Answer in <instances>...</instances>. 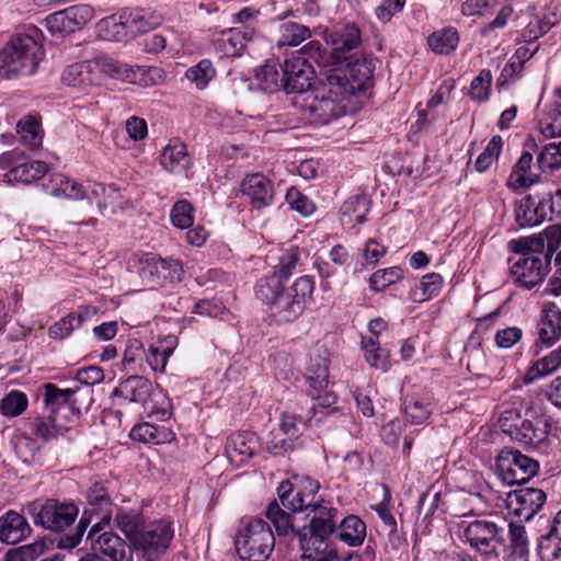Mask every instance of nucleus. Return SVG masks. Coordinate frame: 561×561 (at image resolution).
<instances>
[{"instance_id":"57","label":"nucleus","mask_w":561,"mask_h":561,"mask_svg":"<svg viewBox=\"0 0 561 561\" xmlns=\"http://www.w3.org/2000/svg\"><path fill=\"white\" fill-rule=\"evenodd\" d=\"M492 83V75L488 69H482L480 73L473 78L470 84L469 95L473 101L485 102L490 96Z\"/></svg>"},{"instance_id":"29","label":"nucleus","mask_w":561,"mask_h":561,"mask_svg":"<svg viewBox=\"0 0 561 561\" xmlns=\"http://www.w3.org/2000/svg\"><path fill=\"white\" fill-rule=\"evenodd\" d=\"M123 19H125L130 37L148 32L161 23L160 14L144 9H124Z\"/></svg>"},{"instance_id":"13","label":"nucleus","mask_w":561,"mask_h":561,"mask_svg":"<svg viewBox=\"0 0 561 561\" xmlns=\"http://www.w3.org/2000/svg\"><path fill=\"white\" fill-rule=\"evenodd\" d=\"M282 70V90L286 93H304L316 79L311 62L300 55L286 58Z\"/></svg>"},{"instance_id":"8","label":"nucleus","mask_w":561,"mask_h":561,"mask_svg":"<svg viewBox=\"0 0 561 561\" xmlns=\"http://www.w3.org/2000/svg\"><path fill=\"white\" fill-rule=\"evenodd\" d=\"M466 541L481 554L497 557L506 547L505 530L489 519H474L463 527Z\"/></svg>"},{"instance_id":"41","label":"nucleus","mask_w":561,"mask_h":561,"mask_svg":"<svg viewBox=\"0 0 561 561\" xmlns=\"http://www.w3.org/2000/svg\"><path fill=\"white\" fill-rule=\"evenodd\" d=\"M309 37H311V31L308 26L289 21L279 25L276 44L279 48L295 47Z\"/></svg>"},{"instance_id":"10","label":"nucleus","mask_w":561,"mask_h":561,"mask_svg":"<svg viewBox=\"0 0 561 561\" xmlns=\"http://www.w3.org/2000/svg\"><path fill=\"white\" fill-rule=\"evenodd\" d=\"M27 513L32 516L35 525L53 531H60L75 522L78 508L72 503H60L50 499L44 503H31L27 505Z\"/></svg>"},{"instance_id":"11","label":"nucleus","mask_w":561,"mask_h":561,"mask_svg":"<svg viewBox=\"0 0 561 561\" xmlns=\"http://www.w3.org/2000/svg\"><path fill=\"white\" fill-rule=\"evenodd\" d=\"M137 273L146 286L154 288L165 282H181L184 271L179 261L163 260L153 253H145L138 259Z\"/></svg>"},{"instance_id":"36","label":"nucleus","mask_w":561,"mask_h":561,"mask_svg":"<svg viewBox=\"0 0 561 561\" xmlns=\"http://www.w3.org/2000/svg\"><path fill=\"white\" fill-rule=\"evenodd\" d=\"M433 411V401L430 396H413L405 398L403 412L407 420L412 424L424 423Z\"/></svg>"},{"instance_id":"3","label":"nucleus","mask_w":561,"mask_h":561,"mask_svg":"<svg viewBox=\"0 0 561 561\" xmlns=\"http://www.w3.org/2000/svg\"><path fill=\"white\" fill-rule=\"evenodd\" d=\"M39 37L41 32L35 26L14 34L0 50V77L10 79L18 75H33L44 55Z\"/></svg>"},{"instance_id":"44","label":"nucleus","mask_w":561,"mask_h":561,"mask_svg":"<svg viewBox=\"0 0 561 561\" xmlns=\"http://www.w3.org/2000/svg\"><path fill=\"white\" fill-rule=\"evenodd\" d=\"M427 43L433 51L442 55H448L458 46V32L454 27H447L434 32L428 36Z\"/></svg>"},{"instance_id":"23","label":"nucleus","mask_w":561,"mask_h":561,"mask_svg":"<svg viewBox=\"0 0 561 561\" xmlns=\"http://www.w3.org/2000/svg\"><path fill=\"white\" fill-rule=\"evenodd\" d=\"M31 533L32 528L22 514L10 510L0 516V542L16 545L25 540Z\"/></svg>"},{"instance_id":"37","label":"nucleus","mask_w":561,"mask_h":561,"mask_svg":"<svg viewBox=\"0 0 561 561\" xmlns=\"http://www.w3.org/2000/svg\"><path fill=\"white\" fill-rule=\"evenodd\" d=\"M369 211V201L365 195L347 198L341 207V221L346 225L363 224Z\"/></svg>"},{"instance_id":"5","label":"nucleus","mask_w":561,"mask_h":561,"mask_svg":"<svg viewBox=\"0 0 561 561\" xmlns=\"http://www.w3.org/2000/svg\"><path fill=\"white\" fill-rule=\"evenodd\" d=\"M525 416L520 420L517 412L505 411L500 417L502 431L522 445L537 447L548 436V421L533 409H527Z\"/></svg>"},{"instance_id":"9","label":"nucleus","mask_w":561,"mask_h":561,"mask_svg":"<svg viewBox=\"0 0 561 561\" xmlns=\"http://www.w3.org/2000/svg\"><path fill=\"white\" fill-rule=\"evenodd\" d=\"M174 537L171 523L160 520L152 523L137 536L131 549L140 553L145 561H160L170 548Z\"/></svg>"},{"instance_id":"46","label":"nucleus","mask_w":561,"mask_h":561,"mask_svg":"<svg viewBox=\"0 0 561 561\" xmlns=\"http://www.w3.org/2000/svg\"><path fill=\"white\" fill-rule=\"evenodd\" d=\"M539 130L546 137H561V104L548 105L539 119Z\"/></svg>"},{"instance_id":"61","label":"nucleus","mask_w":561,"mask_h":561,"mask_svg":"<svg viewBox=\"0 0 561 561\" xmlns=\"http://www.w3.org/2000/svg\"><path fill=\"white\" fill-rule=\"evenodd\" d=\"M193 210V206L187 201L176 202L170 215L172 224L180 229L192 227L194 221Z\"/></svg>"},{"instance_id":"35","label":"nucleus","mask_w":561,"mask_h":561,"mask_svg":"<svg viewBox=\"0 0 561 561\" xmlns=\"http://www.w3.org/2000/svg\"><path fill=\"white\" fill-rule=\"evenodd\" d=\"M336 528L337 537L351 547L363 543L366 536V525L356 515H348L343 518Z\"/></svg>"},{"instance_id":"34","label":"nucleus","mask_w":561,"mask_h":561,"mask_svg":"<svg viewBox=\"0 0 561 561\" xmlns=\"http://www.w3.org/2000/svg\"><path fill=\"white\" fill-rule=\"evenodd\" d=\"M47 170V164L43 161L34 160L23 162L11 168L10 171L4 174V181L8 183L21 182L28 184L44 176Z\"/></svg>"},{"instance_id":"39","label":"nucleus","mask_w":561,"mask_h":561,"mask_svg":"<svg viewBox=\"0 0 561 561\" xmlns=\"http://www.w3.org/2000/svg\"><path fill=\"white\" fill-rule=\"evenodd\" d=\"M533 156L528 152H523L518 161L513 168L508 184L518 187H529L539 181V174L534 172Z\"/></svg>"},{"instance_id":"49","label":"nucleus","mask_w":561,"mask_h":561,"mask_svg":"<svg viewBox=\"0 0 561 561\" xmlns=\"http://www.w3.org/2000/svg\"><path fill=\"white\" fill-rule=\"evenodd\" d=\"M16 133L21 140L32 149L42 146L41 125L34 117L27 116L16 124Z\"/></svg>"},{"instance_id":"15","label":"nucleus","mask_w":561,"mask_h":561,"mask_svg":"<svg viewBox=\"0 0 561 561\" xmlns=\"http://www.w3.org/2000/svg\"><path fill=\"white\" fill-rule=\"evenodd\" d=\"M306 423L295 414L283 413L277 430L271 432L267 442L268 450L274 455H282L294 447V440L301 436Z\"/></svg>"},{"instance_id":"17","label":"nucleus","mask_w":561,"mask_h":561,"mask_svg":"<svg viewBox=\"0 0 561 561\" xmlns=\"http://www.w3.org/2000/svg\"><path fill=\"white\" fill-rule=\"evenodd\" d=\"M327 94L316 96L309 104V112L316 123L327 124L331 119L342 116L346 113V95H336L331 92V85L328 83Z\"/></svg>"},{"instance_id":"27","label":"nucleus","mask_w":561,"mask_h":561,"mask_svg":"<svg viewBox=\"0 0 561 561\" xmlns=\"http://www.w3.org/2000/svg\"><path fill=\"white\" fill-rule=\"evenodd\" d=\"M92 62L95 66V71L99 77L100 73H104L113 79L126 82H135L137 73L140 71L144 72L140 67H134L107 56L98 57L93 59Z\"/></svg>"},{"instance_id":"1","label":"nucleus","mask_w":561,"mask_h":561,"mask_svg":"<svg viewBox=\"0 0 561 561\" xmlns=\"http://www.w3.org/2000/svg\"><path fill=\"white\" fill-rule=\"evenodd\" d=\"M265 516L275 527L278 536L295 534L301 551L314 557L327 550L331 536L336 531L341 517L339 510L330 501H317L308 510V525L294 528L293 516L274 500L265 510Z\"/></svg>"},{"instance_id":"63","label":"nucleus","mask_w":561,"mask_h":561,"mask_svg":"<svg viewBox=\"0 0 561 561\" xmlns=\"http://www.w3.org/2000/svg\"><path fill=\"white\" fill-rule=\"evenodd\" d=\"M312 398L316 400V403L311 407L313 417L320 414L316 420L317 422H320L322 416L330 415L337 411V397L333 392H325L324 394H318L317 397L312 394Z\"/></svg>"},{"instance_id":"62","label":"nucleus","mask_w":561,"mask_h":561,"mask_svg":"<svg viewBox=\"0 0 561 561\" xmlns=\"http://www.w3.org/2000/svg\"><path fill=\"white\" fill-rule=\"evenodd\" d=\"M65 12L66 16L69 19L71 30H73V32L85 25L89 21L92 20L94 15V10L89 4L69 7L65 9Z\"/></svg>"},{"instance_id":"32","label":"nucleus","mask_w":561,"mask_h":561,"mask_svg":"<svg viewBox=\"0 0 561 561\" xmlns=\"http://www.w3.org/2000/svg\"><path fill=\"white\" fill-rule=\"evenodd\" d=\"M277 494L282 506L293 513L308 511L314 503L305 496L300 488L296 489L294 482L289 480L283 481L278 485Z\"/></svg>"},{"instance_id":"26","label":"nucleus","mask_w":561,"mask_h":561,"mask_svg":"<svg viewBox=\"0 0 561 561\" xmlns=\"http://www.w3.org/2000/svg\"><path fill=\"white\" fill-rule=\"evenodd\" d=\"M62 82L69 87L84 90L99 83V76L92 60L68 66L62 73Z\"/></svg>"},{"instance_id":"47","label":"nucleus","mask_w":561,"mask_h":561,"mask_svg":"<svg viewBox=\"0 0 561 561\" xmlns=\"http://www.w3.org/2000/svg\"><path fill=\"white\" fill-rule=\"evenodd\" d=\"M88 194L84 199L95 201L100 208H114L116 206V201L121 198V194L116 187L113 185L105 186L100 183L89 184L87 186Z\"/></svg>"},{"instance_id":"54","label":"nucleus","mask_w":561,"mask_h":561,"mask_svg":"<svg viewBox=\"0 0 561 561\" xmlns=\"http://www.w3.org/2000/svg\"><path fill=\"white\" fill-rule=\"evenodd\" d=\"M561 167V141L551 142L541 149L537 157V163L534 168L539 171L559 169Z\"/></svg>"},{"instance_id":"21","label":"nucleus","mask_w":561,"mask_h":561,"mask_svg":"<svg viewBox=\"0 0 561 561\" xmlns=\"http://www.w3.org/2000/svg\"><path fill=\"white\" fill-rule=\"evenodd\" d=\"M259 449V439L254 433L240 432L230 435L226 443L229 461L239 467L245 463Z\"/></svg>"},{"instance_id":"16","label":"nucleus","mask_w":561,"mask_h":561,"mask_svg":"<svg viewBox=\"0 0 561 561\" xmlns=\"http://www.w3.org/2000/svg\"><path fill=\"white\" fill-rule=\"evenodd\" d=\"M546 493L536 488H522L508 495V507L520 520H530L546 503Z\"/></svg>"},{"instance_id":"59","label":"nucleus","mask_w":561,"mask_h":561,"mask_svg":"<svg viewBox=\"0 0 561 561\" xmlns=\"http://www.w3.org/2000/svg\"><path fill=\"white\" fill-rule=\"evenodd\" d=\"M27 398L20 391L8 393L0 402V412L5 416H18L27 407Z\"/></svg>"},{"instance_id":"22","label":"nucleus","mask_w":561,"mask_h":561,"mask_svg":"<svg viewBox=\"0 0 561 561\" xmlns=\"http://www.w3.org/2000/svg\"><path fill=\"white\" fill-rule=\"evenodd\" d=\"M156 386L147 378L138 375L122 380L113 394L130 403L146 404L153 393Z\"/></svg>"},{"instance_id":"4","label":"nucleus","mask_w":561,"mask_h":561,"mask_svg":"<svg viewBox=\"0 0 561 561\" xmlns=\"http://www.w3.org/2000/svg\"><path fill=\"white\" fill-rule=\"evenodd\" d=\"M346 62L344 69H332L328 76L331 92L336 95L351 96L367 90L371 85L374 66L366 57L351 55L342 59Z\"/></svg>"},{"instance_id":"50","label":"nucleus","mask_w":561,"mask_h":561,"mask_svg":"<svg viewBox=\"0 0 561 561\" xmlns=\"http://www.w3.org/2000/svg\"><path fill=\"white\" fill-rule=\"evenodd\" d=\"M508 536L512 554L526 561L529 552V540L525 526L511 522L508 524Z\"/></svg>"},{"instance_id":"43","label":"nucleus","mask_w":561,"mask_h":561,"mask_svg":"<svg viewBox=\"0 0 561 561\" xmlns=\"http://www.w3.org/2000/svg\"><path fill=\"white\" fill-rule=\"evenodd\" d=\"M443 286V277L437 273H430L422 277L419 285L410 291L414 302H424L438 295Z\"/></svg>"},{"instance_id":"56","label":"nucleus","mask_w":561,"mask_h":561,"mask_svg":"<svg viewBox=\"0 0 561 561\" xmlns=\"http://www.w3.org/2000/svg\"><path fill=\"white\" fill-rule=\"evenodd\" d=\"M82 324L81 314L69 313L48 329V335L55 340L68 337L72 331Z\"/></svg>"},{"instance_id":"52","label":"nucleus","mask_w":561,"mask_h":561,"mask_svg":"<svg viewBox=\"0 0 561 561\" xmlns=\"http://www.w3.org/2000/svg\"><path fill=\"white\" fill-rule=\"evenodd\" d=\"M115 525L121 529L124 535L128 538L129 545H133L134 539L141 534L146 528L140 515L119 512L116 514Z\"/></svg>"},{"instance_id":"12","label":"nucleus","mask_w":561,"mask_h":561,"mask_svg":"<svg viewBox=\"0 0 561 561\" xmlns=\"http://www.w3.org/2000/svg\"><path fill=\"white\" fill-rule=\"evenodd\" d=\"M496 466L501 470L503 481L510 485L528 482L539 468L538 462L533 458L508 448L499 454Z\"/></svg>"},{"instance_id":"19","label":"nucleus","mask_w":561,"mask_h":561,"mask_svg":"<svg viewBox=\"0 0 561 561\" xmlns=\"http://www.w3.org/2000/svg\"><path fill=\"white\" fill-rule=\"evenodd\" d=\"M328 43L332 45V55L335 65L347 58L346 53L355 50L362 43L360 31L355 23H346L339 26L328 35Z\"/></svg>"},{"instance_id":"14","label":"nucleus","mask_w":561,"mask_h":561,"mask_svg":"<svg viewBox=\"0 0 561 561\" xmlns=\"http://www.w3.org/2000/svg\"><path fill=\"white\" fill-rule=\"evenodd\" d=\"M549 260L547 255L537 254L520 256L511 266V276L514 282L526 289L541 284L548 273Z\"/></svg>"},{"instance_id":"25","label":"nucleus","mask_w":561,"mask_h":561,"mask_svg":"<svg viewBox=\"0 0 561 561\" xmlns=\"http://www.w3.org/2000/svg\"><path fill=\"white\" fill-rule=\"evenodd\" d=\"M80 389H59L54 383L45 385L44 402L50 414H55L58 410H69L76 414L80 413V409L76 407L78 399L73 398Z\"/></svg>"},{"instance_id":"48","label":"nucleus","mask_w":561,"mask_h":561,"mask_svg":"<svg viewBox=\"0 0 561 561\" xmlns=\"http://www.w3.org/2000/svg\"><path fill=\"white\" fill-rule=\"evenodd\" d=\"M558 23L557 14L549 12L542 18H537L535 21H530L524 28L522 37L524 42L531 43L537 38L543 36Z\"/></svg>"},{"instance_id":"58","label":"nucleus","mask_w":561,"mask_h":561,"mask_svg":"<svg viewBox=\"0 0 561 561\" xmlns=\"http://www.w3.org/2000/svg\"><path fill=\"white\" fill-rule=\"evenodd\" d=\"M300 261V253L297 249H290L286 251L279 259V263L274 267L273 273L270 275H276L280 278V282H285L291 276Z\"/></svg>"},{"instance_id":"30","label":"nucleus","mask_w":561,"mask_h":561,"mask_svg":"<svg viewBox=\"0 0 561 561\" xmlns=\"http://www.w3.org/2000/svg\"><path fill=\"white\" fill-rule=\"evenodd\" d=\"M537 551L539 557L546 561L561 557V510L554 516L550 530L540 537Z\"/></svg>"},{"instance_id":"42","label":"nucleus","mask_w":561,"mask_h":561,"mask_svg":"<svg viewBox=\"0 0 561 561\" xmlns=\"http://www.w3.org/2000/svg\"><path fill=\"white\" fill-rule=\"evenodd\" d=\"M99 35L106 41L121 42L130 37L125 19H123V10L118 15H110L102 19L98 23Z\"/></svg>"},{"instance_id":"38","label":"nucleus","mask_w":561,"mask_h":561,"mask_svg":"<svg viewBox=\"0 0 561 561\" xmlns=\"http://www.w3.org/2000/svg\"><path fill=\"white\" fill-rule=\"evenodd\" d=\"M515 218L520 227H533L545 221L542 207L533 195H528L519 202L515 209Z\"/></svg>"},{"instance_id":"60","label":"nucleus","mask_w":561,"mask_h":561,"mask_svg":"<svg viewBox=\"0 0 561 561\" xmlns=\"http://www.w3.org/2000/svg\"><path fill=\"white\" fill-rule=\"evenodd\" d=\"M402 277L403 273L400 267L393 266L386 270H379L369 278L370 288L377 291L382 290L400 280Z\"/></svg>"},{"instance_id":"20","label":"nucleus","mask_w":561,"mask_h":561,"mask_svg":"<svg viewBox=\"0 0 561 561\" xmlns=\"http://www.w3.org/2000/svg\"><path fill=\"white\" fill-rule=\"evenodd\" d=\"M88 539L91 542L93 553L103 554L108 557L112 561L114 559H122L124 553H127L131 547L113 531H104L100 534L98 526L91 528L88 534Z\"/></svg>"},{"instance_id":"53","label":"nucleus","mask_w":561,"mask_h":561,"mask_svg":"<svg viewBox=\"0 0 561 561\" xmlns=\"http://www.w3.org/2000/svg\"><path fill=\"white\" fill-rule=\"evenodd\" d=\"M296 55L306 57L309 61L313 60L319 67L334 66V56L322 47L319 41H310L304 45Z\"/></svg>"},{"instance_id":"33","label":"nucleus","mask_w":561,"mask_h":561,"mask_svg":"<svg viewBox=\"0 0 561 561\" xmlns=\"http://www.w3.org/2000/svg\"><path fill=\"white\" fill-rule=\"evenodd\" d=\"M253 28L242 31L239 27L224 32L221 37L215 42L216 49H220L225 56L240 55L244 49L245 41L252 38Z\"/></svg>"},{"instance_id":"51","label":"nucleus","mask_w":561,"mask_h":561,"mask_svg":"<svg viewBox=\"0 0 561 561\" xmlns=\"http://www.w3.org/2000/svg\"><path fill=\"white\" fill-rule=\"evenodd\" d=\"M144 409L149 416H154L159 421H165L171 416L172 403L170 399L156 387L148 402L144 404Z\"/></svg>"},{"instance_id":"55","label":"nucleus","mask_w":561,"mask_h":561,"mask_svg":"<svg viewBox=\"0 0 561 561\" xmlns=\"http://www.w3.org/2000/svg\"><path fill=\"white\" fill-rule=\"evenodd\" d=\"M214 76L215 69L211 62L207 59L199 61L196 66L188 68L185 72L186 79L193 82L199 90L204 89Z\"/></svg>"},{"instance_id":"64","label":"nucleus","mask_w":561,"mask_h":561,"mask_svg":"<svg viewBox=\"0 0 561 561\" xmlns=\"http://www.w3.org/2000/svg\"><path fill=\"white\" fill-rule=\"evenodd\" d=\"M538 203L542 207L545 220L561 219V190H557L553 195L549 194L548 197L538 201Z\"/></svg>"},{"instance_id":"40","label":"nucleus","mask_w":561,"mask_h":561,"mask_svg":"<svg viewBox=\"0 0 561 561\" xmlns=\"http://www.w3.org/2000/svg\"><path fill=\"white\" fill-rule=\"evenodd\" d=\"M306 379L316 391L327 388L329 383V359L325 355L317 354L310 358L306 368Z\"/></svg>"},{"instance_id":"24","label":"nucleus","mask_w":561,"mask_h":561,"mask_svg":"<svg viewBox=\"0 0 561 561\" xmlns=\"http://www.w3.org/2000/svg\"><path fill=\"white\" fill-rule=\"evenodd\" d=\"M539 341L551 346L561 336V309L556 304L545 305L538 324Z\"/></svg>"},{"instance_id":"28","label":"nucleus","mask_w":561,"mask_h":561,"mask_svg":"<svg viewBox=\"0 0 561 561\" xmlns=\"http://www.w3.org/2000/svg\"><path fill=\"white\" fill-rule=\"evenodd\" d=\"M45 191L55 197H66L69 199H84L88 194L87 186L68 179L64 174L51 175L49 182L44 184Z\"/></svg>"},{"instance_id":"31","label":"nucleus","mask_w":561,"mask_h":561,"mask_svg":"<svg viewBox=\"0 0 561 561\" xmlns=\"http://www.w3.org/2000/svg\"><path fill=\"white\" fill-rule=\"evenodd\" d=\"M160 163L169 172H183L190 165L186 146L179 139L171 140L160 156Z\"/></svg>"},{"instance_id":"45","label":"nucleus","mask_w":561,"mask_h":561,"mask_svg":"<svg viewBox=\"0 0 561 561\" xmlns=\"http://www.w3.org/2000/svg\"><path fill=\"white\" fill-rule=\"evenodd\" d=\"M561 366V345L549 355L537 360L526 373L525 381L531 382L535 379L553 373Z\"/></svg>"},{"instance_id":"7","label":"nucleus","mask_w":561,"mask_h":561,"mask_svg":"<svg viewBox=\"0 0 561 561\" xmlns=\"http://www.w3.org/2000/svg\"><path fill=\"white\" fill-rule=\"evenodd\" d=\"M87 503L88 506L83 511L76 533L68 537L70 541L69 547H76L79 543L93 516L96 518L94 526H99L102 523L107 524L111 519L113 503L103 483L95 482L89 488Z\"/></svg>"},{"instance_id":"18","label":"nucleus","mask_w":561,"mask_h":561,"mask_svg":"<svg viewBox=\"0 0 561 561\" xmlns=\"http://www.w3.org/2000/svg\"><path fill=\"white\" fill-rule=\"evenodd\" d=\"M240 188L242 194L249 197L252 208L262 209L273 202V184L261 173L247 175L242 180Z\"/></svg>"},{"instance_id":"6","label":"nucleus","mask_w":561,"mask_h":561,"mask_svg":"<svg viewBox=\"0 0 561 561\" xmlns=\"http://www.w3.org/2000/svg\"><path fill=\"white\" fill-rule=\"evenodd\" d=\"M274 546L273 531L262 518L249 522L236 538V550L243 561H266Z\"/></svg>"},{"instance_id":"2","label":"nucleus","mask_w":561,"mask_h":561,"mask_svg":"<svg viewBox=\"0 0 561 561\" xmlns=\"http://www.w3.org/2000/svg\"><path fill=\"white\" fill-rule=\"evenodd\" d=\"M314 283L310 276H301L286 287L276 275H266L257 280L255 295L265 304L278 322L298 319L311 299Z\"/></svg>"}]
</instances>
